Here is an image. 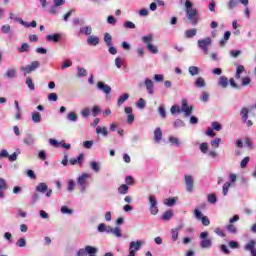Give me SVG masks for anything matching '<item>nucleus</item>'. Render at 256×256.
Segmentation results:
<instances>
[{"label": "nucleus", "mask_w": 256, "mask_h": 256, "mask_svg": "<svg viewBox=\"0 0 256 256\" xmlns=\"http://www.w3.org/2000/svg\"><path fill=\"white\" fill-rule=\"evenodd\" d=\"M185 7L187 19L190 21L191 25L195 27V25L199 23V12H197V9L193 8V3L189 0H186Z\"/></svg>", "instance_id": "nucleus-1"}, {"label": "nucleus", "mask_w": 256, "mask_h": 256, "mask_svg": "<svg viewBox=\"0 0 256 256\" xmlns=\"http://www.w3.org/2000/svg\"><path fill=\"white\" fill-rule=\"evenodd\" d=\"M91 174L89 173H82L80 176L77 177V185L79 187L80 193H87V187L89 186V178Z\"/></svg>", "instance_id": "nucleus-2"}, {"label": "nucleus", "mask_w": 256, "mask_h": 256, "mask_svg": "<svg viewBox=\"0 0 256 256\" xmlns=\"http://www.w3.org/2000/svg\"><path fill=\"white\" fill-rule=\"evenodd\" d=\"M207 237H209V232L207 231L201 232L200 234V239H202V241L200 242L201 249H211V247H213V240Z\"/></svg>", "instance_id": "nucleus-3"}, {"label": "nucleus", "mask_w": 256, "mask_h": 256, "mask_svg": "<svg viewBox=\"0 0 256 256\" xmlns=\"http://www.w3.org/2000/svg\"><path fill=\"white\" fill-rule=\"evenodd\" d=\"M97 248L93 246H85V248H81L76 252V256H87V255H97Z\"/></svg>", "instance_id": "nucleus-4"}, {"label": "nucleus", "mask_w": 256, "mask_h": 256, "mask_svg": "<svg viewBox=\"0 0 256 256\" xmlns=\"http://www.w3.org/2000/svg\"><path fill=\"white\" fill-rule=\"evenodd\" d=\"M37 193H46V197H51L53 195V190L49 189L45 182H41L36 186Z\"/></svg>", "instance_id": "nucleus-5"}, {"label": "nucleus", "mask_w": 256, "mask_h": 256, "mask_svg": "<svg viewBox=\"0 0 256 256\" xmlns=\"http://www.w3.org/2000/svg\"><path fill=\"white\" fill-rule=\"evenodd\" d=\"M209 45H211V38H205L198 40V47L202 49L203 53L207 55L209 53Z\"/></svg>", "instance_id": "nucleus-6"}, {"label": "nucleus", "mask_w": 256, "mask_h": 256, "mask_svg": "<svg viewBox=\"0 0 256 256\" xmlns=\"http://www.w3.org/2000/svg\"><path fill=\"white\" fill-rule=\"evenodd\" d=\"M180 111L181 113H184L185 117H191V114L193 113V106H189L187 99H183Z\"/></svg>", "instance_id": "nucleus-7"}, {"label": "nucleus", "mask_w": 256, "mask_h": 256, "mask_svg": "<svg viewBox=\"0 0 256 256\" xmlns=\"http://www.w3.org/2000/svg\"><path fill=\"white\" fill-rule=\"evenodd\" d=\"M144 87L148 95H155V83L150 78L144 79Z\"/></svg>", "instance_id": "nucleus-8"}, {"label": "nucleus", "mask_w": 256, "mask_h": 256, "mask_svg": "<svg viewBox=\"0 0 256 256\" xmlns=\"http://www.w3.org/2000/svg\"><path fill=\"white\" fill-rule=\"evenodd\" d=\"M97 90L105 93L106 99H111V97H109V95L111 94V86L105 84V82L99 81L97 83Z\"/></svg>", "instance_id": "nucleus-9"}, {"label": "nucleus", "mask_w": 256, "mask_h": 256, "mask_svg": "<svg viewBox=\"0 0 256 256\" xmlns=\"http://www.w3.org/2000/svg\"><path fill=\"white\" fill-rule=\"evenodd\" d=\"M184 181L186 185V191H188V193H193V185H194L193 176L185 175Z\"/></svg>", "instance_id": "nucleus-10"}, {"label": "nucleus", "mask_w": 256, "mask_h": 256, "mask_svg": "<svg viewBox=\"0 0 256 256\" xmlns=\"http://www.w3.org/2000/svg\"><path fill=\"white\" fill-rule=\"evenodd\" d=\"M9 189V184H7V180L5 178H0V199L5 197V191Z\"/></svg>", "instance_id": "nucleus-11"}, {"label": "nucleus", "mask_w": 256, "mask_h": 256, "mask_svg": "<svg viewBox=\"0 0 256 256\" xmlns=\"http://www.w3.org/2000/svg\"><path fill=\"white\" fill-rule=\"evenodd\" d=\"M124 111L127 115V123L129 125H132V123L135 121V115H133V108L127 106V107L124 108Z\"/></svg>", "instance_id": "nucleus-12"}, {"label": "nucleus", "mask_w": 256, "mask_h": 256, "mask_svg": "<svg viewBox=\"0 0 256 256\" xmlns=\"http://www.w3.org/2000/svg\"><path fill=\"white\" fill-rule=\"evenodd\" d=\"M256 241L255 240H250L244 247L245 251H250L251 256H256Z\"/></svg>", "instance_id": "nucleus-13"}, {"label": "nucleus", "mask_w": 256, "mask_h": 256, "mask_svg": "<svg viewBox=\"0 0 256 256\" xmlns=\"http://www.w3.org/2000/svg\"><path fill=\"white\" fill-rule=\"evenodd\" d=\"M247 75V72L245 71V67L243 65H238L236 69L235 77L236 79H243Z\"/></svg>", "instance_id": "nucleus-14"}, {"label": "nucleus", "mask_w": 256, "mask_h": 256, "mask_svg": "<svg viewBox=\"0 0 256 256\" xmlns=\"http://www.w3.org/2000/svg\"><path fill=\"white\" fill-rule=\"evenodd\" d=\"M36 139L33 137L32 134H26L25 138L23 139V143L28 145L29 147H33L35 145Z\"/></svg>", "instance_id": "nucleus-15"}, {"label": "nucleus", "mask_w": 256, "mask_h": 256, "mask_svg": "<svg viewBox=\"0 0 256 256\" xmlns=\"http://www.w3.org/2000/svg\"><path fill=\"white\" fill-rule=\"evenodd\" d=\"M83 159H85V155L83 153L79 154L77 158H71L69 160L70 165H83Z\"/></svg>", "instance_id": "nucleus-16"}, {"label": "nucleus", "mask_w": 256, "mask_h": 256, "mask_svg": "<svg viewBox=\"0 0 256 256\" xmlns=\"http://www.w3.org/2000/svg\"><path fill=\"white\" fill-rule=\"evenodd\" d=\"M163 139V131L161 128L157 127L154 130V141L155 143H161V140Z\"/></svg>", "instance_id": "nucleus-17"}, {"label": "nucleus", "mask_w": 256, "mask_h": 256, "mask_svg": "<svg viewBox=\"0 0 256 256\" xmlns=\"http://www.w3.org/2000/svg\"><path fill=\"white\" fill-rule=\"evenodd\" d=\"M36 70H37V65L24 66L20 68V71H22L25 76L29 75L30 73H33V71H36Z\"/></svg>", "instance_id": "nucleus-18"}, {"label": "nucleus", "mask_w": 256, "mask_h": 256, "mask_svg": "<svg viewBox=\"0 0 256 256\" xmlns=\"http://www.w3.org/2000/svg\"><path fill=\"white\" fill-rule=\"evenodd\" d=\"M96 135H102V137H109V130L105 126H97Z\"/></svg>", "instance_id": "nucleus-19"}, {"label": "nucleus", "mask_w": 256, "mask_h": 256, "mask_svg": "<svg viewBox=\"0 0 256 256\" xmlns=\"http://www.w3.org/2000/svg\"><path fill=\"white\" fill-rule=\"evenodd\" d=\"M218 86L222 89H227L229 87V79L225 76H221L218 80Z\"/></svg>", "instance_id": "nucleus-20"}, {"label": "nucleus", "mask_w": 256, "mask_h": 256, "mask_svg": "<svg viewBox=\"0 0 256 256\" xmlns=\"http://www.w3.org/2000/svg\"><path fill=\"white\" fill-rule=\"evenodd\" d=\"M229 39H231V31H226L224 33L223 38L219 42V46L225 47V45H227V41H229Z\"/></svg>", "instance_id": "nucleus-21"}, {"label": "nucleus", "mask_w": 256, "mask_h": 256, "mask_svg": "<svg viewBox=\"0 0 256 256\" xmlns=\"http://www.w3.org/2000/svg\"><path fill=\"white\" fill-rule=\"evenodd\" d=\"M4 77L6 79H15V77H17V70L16 69H8L5 74H4Z\"/></svg>", "instance_id": "nucleus-22"}, {"label": "nucleus", "mask_w": 256, "mask_h": 256, "mask_svg": "<svg viewBox=\"0 0 256 256\" xmlns=\"http://www.w3.org/2000/svg\"><path fill=\"white\" fill-rule=\"evenodd\" d=\"M153 38H154L153 34H148V35H146V36H143V37L141 38V41H142V43H144V45H146V47H147V46H149V45H151V44L153 43Z\"/></svg>", "instance_id": "nucleus-23"}, {"label": "nucleus", "mask_w": 256, "mask_h": 256, "mask_svg": "<svg viewBox=\"0 0 256 256\" xmlns=\"http://www.w3.org/2000/svg\"><path fill=\"white\" fill-rule=\"evenodd\" d=\"M87 43H88V45H93L95 47V46L99 45V37H97L95 35H91L88 37Z\"/></svg>", "instance_id": "nucleus-24"}, {"label": "nucleus", "mask_w": 256, "mask_h": 256, "mask_svg": "<svg viewBox=\"0 0 256 256\" xmlns=\"http://www.w3.org/2000/svg\"><path fill=\"white\" fill-rule=\"evenodd\" d=\"M90 169L94 171V173H99L101 171V163L96 162V161H91L90 162Z\"/></svg>", "instance_id": "nucleus-25"}, {"label": "nucleus", "mask_w": 256, "mask_h": 256, "mask_svg": "<svg viewBox=\"0 0 256 256\" xmlns=\"http://www.w3.org/2000/svg\"><path fill=\"white\" fill-rule=\"evenodd\" d=\"M61 39V34H50L46 36V41H53L54 43H59Z\"/></svg>", "instance_id": "nucleus-26"}, {"label": "nucleus", "mask_w": 256, "mask_h": 256, "mask_svg": "<svg viewBox=\"0 0 256 256\" xmlns=\"http://www.w3.org/2000/svg\"><path fill=\"white\" fill-rule=\"evenodd\" d=\"M128 99H129V93H124L120 95L117 100L118 107H121V105H123V103H125V101H127Z\"/></svg>", "instance_id": "nucleus-27"}, {"label": "nucleus", "mask_w": 256, "mask_h": 256, "mask_svg": "<svg viewBox=\"0 0 256 256\" xmlns=\"http://www.w3.org/2000/svg\"><path fill=\"white\" fill-rule=\"evenodd\" d=\"M76 185H77V184L75 183V180L69 179V180L67 181V191H68L69 193H73V191H75Z\"/></svg>", "instance_id": "nucleus-28"}, {"label": "nucleus", "mask_w": 256, "mask_h": 256, "mask_svg": "<svg viewBox=\"0 0 256 256\" xmlns=\"http://www.w3.org/2000/svg\"><path fill=\"white\" fill-rule=\"evenodd\" d=\"M195 87H198L199 89H203L207 84L205 83V79L203 77H199L194 82Z\"/></svg>", "instance_id": "nucleus-29"}, {"label": "nucleus", "mask_w": 256, "mask_h": 256, "mask_svg": "<svg viewBox=\"0 0 256 256\" xmlns=\"http://www.w3.org/2000/svg\"><path fill=\"white\" fill-rule=\"evenodd\" d=\"M195 35H197V29H195V28L188 29L185 31V37L187 39H193V37H195Z\"/></svg>", "instance_id": "nucleus-30"}, {"label": "nucleus", "mask_w": 256, "mask_h": 256, "mask_svg": "<svg viewBox=\"0 0 256 256\" xmlns=\"http://www.w3.org/2000/svg\"><path fill=\"white\" fill-rule=\"evenodd\" d=\"M240 115L242 118V122H247V119H249V109L247 108H242L240 111Z\"/></svg>", "instance_id": "nucleus-31"}, {"label": "nucleus", "mask_w": 256, "mask_h": 256, "mask_svg": "<svg viewBox=\"0 0 256 256\" xmlns=\"http://www.w3.org/2000/svg\"><path fill=\"white\" fill-rule=\"evenodd\" d=\"M118 193L119 195H127L129 193V186H127V184H122L118 188Z\"/></svg>", "instance_id": "nucleus-32"}, {"label": "nucleus", "mask_w": 256, "mask_h": 256, "mask_svg": "<svg viewBox=\"0 0 256 256\" xmlns=\"http://www.w3.org/2000/svg\"><path fill=\"white\" fill-rule=\"evenodd\" d=\"M80 33L81 35H91V33H93V28L91 26L81 27Z\"/></svg>", "instance_id": "nucleus-33"}, {"label": "nucleus", "mask_w": 256, "mask_h": 256, "mask_svg": "<svg viewBox=\"0 0 256 256\" xmlns=\"http://www.w3.org/2000/svg\"><path fill=\"white\" fill-rule=\"evenodd\" d=\"M104 42L106 43L107 47H111V45H113V37L111 36V34H104Z\"/></svg>", "instance_id": "nucleus-34"}, {"label": "nucleus", "mask_w": 256, "mask_h": 256, "mask_svg": "<svg viewBox=\"0 0 256 256\" xmlns=\"http://www.w3.org/2000/svg\"><path fill=\"white\" fill-rule=\"evenodd\" d=\"M60 213H62V215H73L74 211H73V209H71L67 206H62L60 208Z\"/></svg>", "instance_id": "nucleus-35"}, {"label": "nucleus", "mask_w": 256, "mask_h": 256, "mask_svg": "<svg viewBox=\"0 0 256 256\" xmlns=\"http://www.w3.org/2000/svg\"><path fill=\"white\" fill-rule=\"evenodd\" d=\"M199 149L201 153L207 155V153H209V144L207 142L201 143Z\"/></svg>", "instance_id": "nucleus-36"}, {"label": "nucleus", "mask_w": 256, "mask_h": 256, "mask_svg": "<svg viewBox=\"0 0 256 256\" xmlns=\"http://www.w3.org/2000/svg\"><path fill=\"white\" fill-rule=\"evenodd\" d=\"M21 155V150H17L16 152L12 153L11 155L8 154V159L11 163L17 160V158Z\"/></svg>", "instance_id": "nucleus-37"}, {"label": "nucleus", "mask_w": 256, "mask_h": 256, "mask_svg": "<svg viewBox=\"0 0 256 256\" xmlns=\"http://www.w3.org/2000/svg\"><path fill=\"white\" fill-rule=\"evenodd\" d=\"M168 141L172 144L175 145V147H180L181 142L179 141V138L175 136H169Z\"/></svg>", "instance_id": "nucleus-38"}, {"label": "nucleus", "mask_w": 256, "mask_h": 256, "mask_svg": "<svg viewBox=\"0 0 256 256\" xmlns=\"http://www.w3.org/2000/svg\"><path fill=\"white\" fill-rule=\"evenodd\" d=\"M158 113H159L161 119H166L167 118V111L165 110V106L164 105H160L159 106Z\"/></svg>", "instance_id": "nucleus-39"}, {"label": "nucleus", "mask_w": 256, "mask_h": 256, "mask_svg": "<svg viewBox=\"0 0 256 256\" xmlns=\"http://www.w3.org/2000/svg\"><path fill=\"white\" fill-rule=\"evenodd\" d=\"M237 5H239V0H229V2L227 4V8L230 11H233V9H235V7H237Z\"/></svg>", "instance_id": "nucleus-40"}, {"label": "nucleus", "mask_w": 256, "mask_h": 256, "mask_svg": "<svg viewBox=\"0 0 256 256\" xmlns=\"http://www.w3.org/2000/svg\"><path fill=\"white\" fill-rule=\"evenodd\" d=\"M147 47V50L152 53L153 55H157V53H159V49L157 48V46L152 44H149Z\"/></svg>", "instance_id": "nucleus-41"}, {"label": "nucleus", "mask_w": 256, "mask_h": 256, "mask_svg": "<svg viewBox=\"0 0 256 256\" xmlns=\"http://www.w3.org/2000/svg\"><path fill=\"white\" fill-rule=\"evenodd\" d=\"M32 121H33V123H41V113L33 112L32 113Z\"/></svg>", "instance_id": "nucleus-42"}, {"label": "nucleus", "mask_w": 256, "mask_h": 256, "mask_svg": "<svg viewBox=\"0 0 256 256\" xmlns=\"http://www.w3.org/2000/svg\"><path fill=\"white\" fill-rule=\"evenodd\" d=\"M177 203V198L173 197V198H168L164 201V204L167 205V207H173V205H175Z\"/></svg>", "instance_id": "nucleus-43"}, {"label": "nucleus", "mask_w": 256, "mask_h": 256, "mask_svg": "<svg viewBox=\"0 0 256 256\" xmlns=\"http://www.w3.org/2000/svg\"><path fill=\"white\" fill-rule=\"evenodd\" d=\"M173 217V210H167L163 215L162 219L163 221H169Z\"/></svg>", "instance_id": "nucleus-44"}, {"label": "nucleus", "mask_w": 256, "mask_h": 256, "mask_svg": "<svg viewBox=\"0 0 256 256\" xmlns=\"http://www.w3.org/2000/svg\"><path fill=\"white\" fill-rule=\"evenodd\" d=\"M26 85L30 91H35V84L33 83V79H31V77L26 78Z\"/></svg>", "instance_id": "nucleus-45"}, {"label": "nucleus", "mask_w": 256, "mask_h": 256, "mask_svg": "<svg viewBox=\"0 0 256 256\" xmlns=\"http://www.w3.org/2000/svg\"><path fill=\"white\" fill-rule=\"evenodd\" d=\"M67 119H68V121H72L73 123L77 122V119H78L77 113H75V112H69V113L67 114Z\"/></svg>", "instance_id": "nucleus-46"}, {"label": "nucleus", "mask_w": 256, "mask_h": 256, "mask_svg": "<svg viewBox=\"0 0 256 256\" xmlns=\"http://www.w3.org/2000/svg\"><path fill=\"white\" fill-rule=\"evenodd\" d=\"M149 201V205L150 207H157V198L155 197V195H150L148 198Z\"/></svg>", "instance_id": "nucleus-47"}, {"label": "nucleus", "mask_w": 256, "mask_h": 256, "mask_svg": "<svg viewBox=\"0 0 256 256\" xmlns=\"http://www.w3.org/2000/svg\"><path fill=\"white\" fill-rule=\"evenodd\" d=\"M171 239H172V241H177V239H179V229H175V228H173L172 230H171Z\"/></svg>", "instance_id": "nucleus-48"}, {"label": "nucleus", "mask_w": 256, "mask_h": 256, "mask_svg": "<svg viewBox=\"0 0 256 256\" xmlns=\"http://www.w3.org/2000/svg\"><path fill=\"white\" fill-rule=\"evenodd\" d=\"M175 129H179L181 127H185V122L181 119H176L173 123Z\"/></svg>", "instance_id": "nucleus-49"}, {"label": "nucleus", "mask_w": 256, "mask_h": 256, "mask_svg": "<svg viewBox=\"0 0 256 256\" xmlns=\"http://www.w3.org/2000/svg\"><path fill=\"white\" fill-rule=\"evenodd\" d=\"M210 145H212L214 149H219V145H221V138H215L214 140H211Z\"/></svg>", "instance_id": "nucleus-50"}, {"label": "nucleus", "mask_w": 256, "mask_h": 256, "mask_svg": "<svg viewBox=\"0 0 256 256\" xmlns=\"http://www.w3.org/2000/svg\"><path fill=\"white\" fill-rule=\"evenodd\" d=\"M19 53H29V44L23 43L20 48H18Z\"/></svg>", "instance_id": "nucleus-51"}, {"label": "nucleus", "mask_w": 256, "mask_h": 256, "mask_svg": "<svg viewBox=\"0 0 256 256\" xmlns=\"http://www.w3.org/2000/svg\"><path fill=\"white\" fill-rule=\"evenodd\" d=\"M228 233H232L233 235H237V227L233 224H229L227 227H226Z\"/></svg>", "instance_id": "nucleus-52"}, {"label": "nucleus", "mask_w": 256, "mask_h": 256, "mask_svg": "<svg viewBox=\"0 0 256 256\" xmlns=\"http://www.w3.org/2000/svg\"><path fill=\"white\" fill-rule=\"evenodd\" d=\"M229 187H231V183H229V182L224 183V185L222 187V193H223L224 197H226V195H228Z\"/></svg>", "instance_id": "nucleus-53"}, {"label": "nucleus", "mask_w": 256, "mask_h": 256, "mask_svg": "<svg viewBox=\"0 0 256 256\" xmlns=\"http://www.w3.org/2000/svg\"><path fill=\"white\" fill-rule=\"evenodd\" d=\"M77 77H87V70L82 67H78Z\"/></svg>", "instance_id": "nucleus-54"}, {"label": "nucleus", "mask_w": 256, "mask_h": 256, "mask_svg": "<svg viewBox=\"0 0 256 256\" xmlns=\"http://www.w3.org/2000/svg\"><path fill=\"white\" fill-rule=\"evenodd\" d=\"M147 105V102L145 101V99L143 98H140L138 100V102L136 103V106L139 108V109H145V106Z\"/></svg>", "instance_id": "nucleus-55"}, {"label": "nucleus", "mask_w": 256, "mask_h": 256, "mask_svg": "<svg viewBox=\"0 0 256 256\" xmlns=\"http://www.w3.org/2000/svg\"><path fill=\"white\" fill-rule=\"evenodd\" d=\"M112 235H114V237H123V234L121 233V229L119 227H115L112 230Z\"/></svg>", "instance_id": "nucleus-56"}, {"label": "nucleus", "mask_w": 256, "mask_h": 256, "mask_svg": "<svg viewBox=\"0 0 256 256\" xmlns=\"http://www.w3.org/2000/svg\"><path fill=\"white\" fill-rule=\"evenodd\" d=\"M194 217L197 219V221H201L203 219V213L199 209L194 210Z\"/></svg>", "instance_id": "nucleus-57"}, {"label": "nucleus", "mask_w": 256, "mask_h": 256, "mask_svg": "<svg viewBox=\"0 0 256 256\" xmlns=\"http://www.w3.org/2000/svg\"><path fill=\"white\" fill-rule=\"evenodd\" d=\"M39 199H41V196L38 193H34L31 196V204L35 205V203H37L39 201Z\"/></svg>", "instance_id": "nucleus-58"}, {"label": "nucleus", "mask_w": 256, "mask_h": 256, "mask_svg": "<svg viewBox=\"0 0 256 256\" xmlns=\"http://www.w3.org/2000/svg\"><path fill=\"white\" fill-rule=\"evenodd\" d=\"M123 27L125 29H135L136 28L135 23H133L131 21L124 22Z\"/></svg>", "instance_id": "nucleus-59"}, {"label": "nucleus", "mask_w": 256, "mask_h": 256, "mask_svg": "<svg viewBox=\"0 0 256 256\" xmlns=\"http://www.w3.org/2000/svg\"><path fill=\"white\" fill-rule=\"evenodd\" d=\"M16 245L17 247H27V240L25 238H19Z\"/></svg>", "instance_id": "nucleus-60"}, {"label": "nucleus", "mask_w": 256, "mask_h": 256, "mask_svg": "<svg viewBox=\"0 0 256 256\" xmlns=\"http://www.w3.org/2000/svg\"><path fill=\"white\" fill-rule=\"evenodd\" d=\"M250 160H251V158H249V156H246V157L240 162V167H241V169H245V167H247V164L249 163Z\"/></svg>", "instance_id": "nucleus-61"}, {"label": "nucleus", "mask_w": 256, "mask_h": 256, "mask_svg": "<svg viewBox=\"0 0 256 256\" xmlns=\"http://www.w3.org/2000/svg\"><path fill=\"white\" fill-rule=\"evenodd\" d=\"M189 73L190 75H198L199 74V68L195 67V66H190L189 67Z\"/></svg>", "instance_id": "nucleus-62"}, {"label": "nucleus", "mask_w": 256, "mask_h": 256, "mask_svg": "<svg viewBox=\"0 0 256 256\" xmlns=\"http://www.w3.org/2000/svg\"><path fill=\"white\" fill-rule=\"evenodd\" d=\"M107 23L109 25H117V19L110 15L107 17Z\"/></svg>", "instance_id": "nucleus-63"}, {"label": "nucleus", "mask_w": 256, "mask_h": 256, "mask_svg": "<svg viewBox=\"0 0 256 256\" xmlns=\"http://www.w3.org/2000/svg\"><path fill=\"white\" fill-rule=\"evenodd\" d=\"M170 112L172 115H175V113H181V107L174 105L171 107Z\"/></svg>", "instance_id": "nucleus-64"}]
</instances>
